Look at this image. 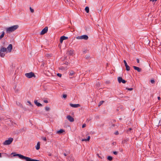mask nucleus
I'll return each instance as SVG.
<instances>
[{
  "instance_id": "9d476101",
  "label": "nucleus",
  "mask_w": 161,
  "mask_h": 161,
  "mask_svg": "<svg viewBox=\"0 0 161 161\" xmlns=\"http://www.w3.org/2000/svg\"><path fill=\"white\" fill-rule=\"evenodd\" d=\"M67 118L70 122H73L74 121V118L70 115H68L67 116Z\"/></svg>"
},
{
  "instance_id": "8fccbe9b",
  "label": "nucleus",
  "mask_w": 161,
  "mask_h": 161,
  "mask_svg": "<svg viewBox=\"0 0 161 161\" xmlns=\"http://www.w3.org/2000/svg\"><path fill=\"white\" fill-rule=\"evenodd\" d=\"M65 64H66V65H68V63L67 62H66V63H65Z\"/></svg>"
},
{
  "instance_id": "4be33fe9",
  "label": "nucleus",
  "mask_w": 161,
  "mask_h": 161,
  "mask_svg": "<svg viewBox=\"0 0 161 161\" xmlns=\"http://www.w3.org/2000/svg\"><path fill=\"white\" fill-rule=\"evenodd\" d=\"M75 73L74 71L72 70L70 71V72H69V75L71 76H72L74 75Z\"/></svg>"
},
{
  "instance_id": "f8f14e48",
  "label": "nucleus",
  "mask_w": 161,
  "mask_h": 161,
  "mask_svg": "<svg viewBox=\"0 0 161 161\" xmlns=\"http://www.w3.org/2000/svg\"><path fill=\"white\" fill-rule=\"evenodd\" d=\"M70 106L73 108H78L80 106V105L79 104H70Z\"/></svg>"
},
{
  "instance_id": "ea45409f",
  "label": "nucleus",
  "mask_w": 161,
  "mask_h": 161,
  "mask_svg": "<svg viewBox=\"0 0 161 161\" xmlns=\"http://www.w3.org/2000/svg\"><path fill=\"white\" fill-rule=\"evenodd\" d=\"M136 61L138 63H140V61L138 59H136Z\"/></svg>"
},
{
  "instance_id": "39448f33",
  "label": "nucleus",
  "mask_w": 161,
  "mask_h": 161,
  "mask_svg": "<svg viewBox=\"0 0 161 161\" xmlns=\"http://www.w3.org/2000/svg\"><path fill=\"white\" fill-rule=\"evenodd\" d=\"M76 38L78 39H84L86 40L88 39V37L87 35H84L80 36H78L76 37Z\"/></svg>"
},
{
  "instance_id": "393cba45",
  "label": "nucleus",
  "mask_w": 161,
  "mask_h": 161,
  "mask_svg": "<svg viewBox=\"0 0 161 161\" xmlns=\"http://www.w3.org/2000/svg\"><path fill=\"white\" fill-rule=\"evenodd\" d=\"M45 110L47 111H48L50 110V108L48 107H46L45 108Z\"/></svg>"
},
{
  "instance_id": "0eeeda50",
  "label": "nucleus",
  "mask_w": 161,
  "mask_h": 161,
  "mask_svg": "<svg viewBox=\"0 0 161 161\" xmlns=\"http://www.w3.org/2000/svg\"><path fill=\"white\" fill-rule=\"evenodd\" d=\"M118 81L119 83H120L121 82H122V83L124 84L126 82V81L122 79V78L120 77H119L118 78Z\"/></svg>"
},
{
  "instance_id": "7ed1b4c3",
  "label": "nucleus",
  "mask_w": 161,
  "mask_h": 161,
  "mask_svg": "<svg viewBox=\"0 0 161 161\" xmlns=\"http://www.w3.org/2000/svg\"><path fill=\"white\" fill-rule=\"evenodd\" d=\"M25 76L28 78H31L33 77H35L36 76L34 73L31 72L29 73H26L25 74Z\"/></svg>"
},
{
  "instance_id": "a18cd8bd",
  "label": "nucleus",
  "mask_w": 161,
  "mask_h": 161,
  "mask_svg": "<svg viewBox=\"0 0 161 161\" xmlns=\"http://www.w3.org/2000/svg\"><path fill=\"white\" fill-rule=\"evenodd\" d=\"M150 1H152V2H154V1H156L157 0H150Z\"/></svg>"
},
{
  "instance_id": "2eb2a0df",
  "label": "nucleus",
  "mask_w": 161,
  "mask_h": 161,
  "mask_svg": "<svg viewBox=\"0 0 161 161\" xmlns=\"http://www.w3.org/2000/svg\"><path fill=\"white\" fill-rule=\"evenodd\" d=\"M40 142H37L36 146V149L38 150L39 149L40 147Z\"/></svg>"
},
{
  "instance_id": "c03bdc74",
  "label": "nucleus",
  "mask_w": 161,
  "mask_h": 161,
  "mask_svg": "<svg viewBox=\"0 0 161 161\" xmlns=\"http://www.w3.org/2000/svg\"><path fill=\"white\" fill-rule=\"evenodd\" d=\"M124 63L125 64H127V63H126V61L125 60H124Z\"/></svg>"
},
{
  "instance_id": "a211bd4d",
  "label": "nucleus",
  "mask_w": 161,
  "mask_h": 161,
  "mask_svg": "<svg viewBox=\"0 0 161 161\" xmlns=\"http://www.w3.org/2000/svg\"><path fill=\"white\" fill-rule=\"evenodd\" d=\"M16 87V86H15L14 89L15 92L16 93H17L19 92V89L17 88Z\"/></svg>"
},
{
  "instance_id": "b1692460",
  "label": "nucleus",
  "mask_w": 161,
  "mask_h": 161,
  "mask_svg": "<svg viewBox=\"0 0 161 161\" xmlns=\"http://www.w3.org/2000/svg\"><path fill=\"white\" fill-rule=\"evenodd\" d=\"M127 71H129L130 70V67L128 65L126 67H125Z\"/></svg>"
},
{
  "instance_id": "de8ad7c7",
  "label": "nucleus",
  "mask_w": 161,
  "mask_h": 161,
  "mask_svg": "<svg viewBox=\"0 0 161 161\" xmlns=\"http://www.w3.org/2000/svg\"><path fill=\"white\" fill-rule=\"evenodd\" d=\"M64 155L65 156H67V154L66 153H64Z\"/></svg>"
},
{
  "instance_id": "f257e3e1",
  "label": "nucleus",
  "mask_w": 161,
  "mask_h": 161,
  "mask_svg": "<svg viewBox=\"0 0 161 161\" xmlns=\"http://www.w3.org/2000/svg\"><path fill=\"white\" fill-rule=\"evenodd\" d=\"M19 27L18 25H15L8 27L6 28V30L7 33H10L16 30Z\"/></svg>"
},
{
  "instance_id": "3c124183",
  "label": "nucleus",
  "mask_w": 161,
  "mask_h": 161,
  "mask_svg": "<svg viewBox=\"0 0 161 161\" xmlns=\"http://www.w3.org/2000/svg\"><path fill=\"white\" fill-rule=\"evenodd\" d=\"M2 157L1 154V153H0V157Z\"/></svg>"
},
{
  "instance_id": "a19ab883",
  "label": "nucleus",
  "mask_w": 161,
  "mask_h": 161,
  "mask_svg": "<svg viewBox=\"0 0 161 161\" xmlns=\"http://www.w3.org/2000/svg\"><path fill=\"white\" fill-rule=\"evenodd\" d=\"M115 134L116 135H117L119 134V132L118 131H116L115 133Z\"/></svg>"
},
{
  "instance_id": "473e14b6",
  "label": "nucleus",
  "mask_w": 161,
  "mask_h": 161,
  "mask_svg": "<svg viewBox=\"0 0 161 161\" xmlns=\"http://www.w3.org/2000/svg\"><path fill=\"white\" fill-rule=\"evenodd\" d=\"M118 152L116 151H114L113 152V153L115 155H117L118 154Z\"/></svg>"
},
{
  "instance_id": "5701e85b",
  "label": "nucleus",
  "mask_w": 161,
  "mask_h": 161,
  "mask_svg": "<svg viewBox=\"0 0 161 161\" xmlns=\"http://www.w3.org/2000/svg\"><path fill=\"white\" fill-rule=\"evenodd\" d=\"M107 159L109 161H111L113 159V158L111 156H108L107 157Z\"/></svg>"
},
{
  "instance_id": "6e6552de",
  "label": "nucleus",
  "mask_w": 161,
  "mask_h": 161,
  "mask_svg": "<svg viewBox=\"0 0 161 161\" xmlns=\"http://www.w3.org/2000/svg\"><path fill=\"white\" fill-rule=\"evenodd\" d=\"M12 49V45L11 44H9L7 48V51L9 53L11 52Z\"/></svg>"
},
{
  "instance_id": "4468645a",
  "label": "nucleus",
  "mask_w": 161,
  "mask_h": 161,
  "mask_svg": "<svg viewBox=\"0 0 161 161\" xmlns=\"http://www.w3.org/2000/svg\"><path fill=\"white\" fill-rule=\"evenodd\" d=\"M65 131L63 129H60L59 130L57 131V133L58 134H60L63 132H64Z\"/></svg>"
},
{
  "instance_id": "ddd939ff",
  "label": "nucleus",
  "mask_w": 161,
  "mask_h": 161,
  "mask_svg": "<svg viewBox=\"0 0 161 161\" xmlns=\"http://www.w3.org/2000/svg\"><path fill=\"white\" fill-rule=\"evenodd\" d=\"M34 103L37 106L40 107V106H42V105L40 103H38L37 102V100H34Z\"/></svg>"
},
{
  "instance_id": "f704fd0d",
  "label": "nucleus",
  "mask_w": 161,
  "mask_h": 161,
  "mask_svg": "<svg viewBox=\"0 0 161 161\" xmlns=\"http://www.w3.org/2000/svg\"><path fill=\"white\" fill-rule=\"evenodd\" d=\"M90 138V136H88L87 139V140L88 141H89Z\"/></svg>"
},
{
  "instance_id": "aec40b11",
  "label": "nucleus",
  "mask_w": 161,
  "mask_h": 161,
  "mask_svg": "<svg viewBox=\"0 0 161 161\" xmlns=\"http://www.w3.org/2000/svg\"><path fill=\"white\" fill-rule=\"evenodd\" d=\"M73 51L72 50H70L68 51V54L70 55H71L73 54Z\"/></svg>"
},
{
  "instance_id": "9b49d317",
  "label": "nucleus",
  "mask_w": 161,
  "mask_h": 161,
  "mask_svg": "<svg viewBox=\"0 0 161 161\" xmlns=\"http://www.w3.org/2000/svg\"><path fill=\"white\" fill-rule=\"evenodd\" d=\"M133 68L135 70H136L138 72H140L142 71V69L136 66H133Z\"/></svg>"
},
{
  "instance_id": "4c0bfd02",
  "label": "nucleus",
  "mask_w": 161,
  "mask_h": 161,
  "mask_svg": "<svg viewBox=\"0 0 161 161\" xmlns=\"http://www.w3.org/2000/svg\"><path fill=\"white\" fill-rule=\"evenodd\" d=\"M67 97V95L66 94H64L63 95V97L64 98H66Z\"/></svg>"
},
{
  "instance_id": "1a4fd4ad",
  "label": "nucleus",
  "mask_w": 161,
  "mask_h": 161,
  "mask_svg": "<svg viewBox=\"0 0 161 161\" xmlns=\"http://www.w3.org/2000/svg\"><path fill=\"white\" fill-rule=\"evenodd\" d=\"M68 39V37L64 36H61L60 38V42L61 43H62L63 40L67 39Z\"/></svg>"
},
{
  "instance_id": "cd10ccee",
  "label": "nucleus",
  "mask_w": 161,
  "mask_h": 161,
  "mask_svg": "<svg viewBox=\"0 0 161 161\" xmlns=\"http://www.w3.org/2000/svg\"><path fill=\"white\" fill-rule=\"evenodd\" d=\"M30 9L31 12V13H33L34 12V9H32V8H31V7H30Z\"/></svg>"
},
{
  "instance_id": "423d86ee",
  "label": "nucleus",
  "mask_w": 161,
  "mask_h": 161,
  "mask_svg": "<svg viewBox=\"0 0 161 161\" xmlns=\"http://www.w3.org/2000/svg\"><path fill=\"white\" fill-rule=\"evenodd\" d=\"M48 31V27L47 26L45 27L41 31L40 33V35H43L46 33Z\"/></svg>"
},
{
  "instance_id": "bb28decb",
  "label": "nucleus",
  "mask_w": 161,
  "mask_h": 161,
  "mask_svg": "<svg viewBox=\"0 0 161 161\" xmlns=\"http://www.w3.org/2000/svg\"><path fill=\"white\" fill-rule=\"evenodd\" d=\"M42 139L43 140L45 141H46V140H47L46 138L45 137H42Z\"/></svg>"
},
{
  "instance_id": "6ab92c4d",
  "label": "nucleus",
  "mask_w": 161,
  "mask_h": 161,
  "mask_svg": "<svg viewBox=\"0 0 161 161\" xmlns=\"http://www.w3.org/2000/svg\"><path fill=\"white\" fill-rule=\"evenodd\" d=\"M4 35L5 32L4 31H3L1 35L0 36V40H1L4 37Z\"/></svg>"
},
{
  "instance_id": "c85d7f7f",
  "label": "nucleus",
  "mask_w": 161,
  "mask_h": 161,
  "mask_svg": "<svg viewBox=\"0 0 161 161\" xmlns=\"http://www.w3.org/2000/svg\"><path fill=\"white\" fill-rule=\"evenodd\" d=\"M59 69H61V70H63V69H65V68L64 67H60L59 68Z\"/></svg>"
},
{
  "instance_id": "c9c22d12",
  "label": "nucleus",
  "mask_w": 161,
  "mask_h": 161,
  "mask_svg": "<svg viewBox=\"0 0 161 161\" xmlns=\"http://www.w3.org/2000/svg\"><path fill=\"white\" fill-rule=\"evenodd\" d=\"M86 124H84L82 125V128H83L85 127L86 126Z\"/></svg>"
},
{
  "instance_id": "49530a36",
  "label": "nucleus",
  "mask_w": 161,
  "mask_h": 161,
  "mask_svg": "<svg viewBox=\"0 0 161 161\" xmlns=\"http://www.w3.org/2000/svg\"><path fill=\"white\" fill-rule=\"evenodd\" d=\"M158 100H160V97H158Z\"/></svg>"
},
{
  "instance_id": "2f4dec72",
  "label": "nucleus",
  "mask_w": 161,
  "mask_h": 161,
  "mask_svg": "<svg viewBox=\"0 0 161 161\" xmlns=\"http://www.w3.org/2000/svg\"><path fill=\"white\" fill-rule=\"evenodd\" d=\"M151 82L152 84H154L155 83V81L153 80H151Z\"/></svg>"
},
{
  "instance_id": "20e7f679",
  "label": "nucleus",
  "mask_w": 161,
  "mask_h": 161,
  "mask_svg": "<svg viewBox=\"0 0 161 161\" xmlns=\"http://www.w3.org/2000/svg\"><path fill=\"white\" fill-rule=\"evenodd\" d=\"M13 140V138H9L8 140H6L3 143L4 145H8L10 144Z\"/></svg>"
},
{
  "instance_id": "412c9836",
  "label": "nucleus",
  "mask_w": 161,
  "mask_h": 161,
  "mask_svg": "<svg viewBox=\"0 0 161 161\" xmlns=\"http://www.w3.org/2000/svg\"><path fill=\"white\" fill-rule=\"evenodd\" d=\"M85 10L87 13H88L89 11V8L88 7H86L85 8Z\"/></svg>"
},
{
  "instance_id": "58836bf2",
  "label": "nucleus",
  "mask_w": 161,
  "mask_h": 161,
  "mask_svg": "<svg viewBox=\"0 0 161 161\" xmlns=\"http://www.w3.org/2000/svg\"><path fill=\"white\" fill-rule=\"evenodd\" d=\"M27 103H29L32 106V105L31 104V102L30 101H27Z\"/></svg>"
},
{
  "instance_id": "c756f323",
  "label": "nucleus",
  "mask_w": 161,
  "mask_h": 161,
  "mask_svg": "<svg viewBox=\"0 0 161 161\" xmlns=\"http://www.w3.org/2000/svg\"><path fill=\"white\" fill-rule=\"evenodd\" d=\"M126 89L129 91H132L133 90V89L132 88H126Z\"/></svg>"
},
{
  "instance_id": "09e8293b",
  "label": "nucleus",
  "mask_w": 161,
  "mask_h": 161,
  "mask_svg": "<svg viewBox=\"0 0 161 161\" xmlns=\"http://www.w3.org/2000/svg\"><path fill=\"white\" fill-rule=\"evenodd\" d=\"M125 67H126L128 65V64H127H127H125Z\"/></svg>"
},
{
  "instance_id": "79ce46f5",
  "label": "nucleus",
  "mask_w": 161,
  "mask_h": 161,
  "mask_svg": "<svg viewBox=\"0 0 161 161\" xmlns=\"http://www.w3.org/2000/svg\"><path fill=\"white\" fill-rule=\"evenodd\" d=\"M44 102L45 103H47L48 102V101L47 100H44Z\"/></svg>"
},
{
  "instance_id": "f3484780",
  "label": "nucleus",
  "mask_w": 161,
  "mask_h": 161,
  "mask_svg": "<svg viewBox=\"0 0 161 161\" xmlns=\"http://www.w3.org/2000/svg\"><path fill=\"white\" fill-rule=\"evenodd\" d=\"M128 140H129V139H125L122 141V143L126 144L127 143V142L128 141Z\"/></svg>"
},
{
  "instance_id": "f03ea898",
  "label": "nucleus",
  "mask_w": 161,
  "mask_h": 161,
  "mask_svg": "<svg viewBox=\"0 0 161 161\" xmlns=\"http://www.w3.org/2000/svg\"><path fill=\"white\" fill-rule=\"evenodd\" d=\"M7 51V48L2 46L0 50V56L2 57H4L5 56V54L4 52H6Z\"/></svg>"
},
{
  "instance_id": "7c9ffc66",
  "label": "nucleus",
  "mask_w": 161,
  "mask_h": 161,
  "mask_svg": "<svg viewBox=\"0 0 161 161\" xmlns=\"http://www.w3.org/2000/svg\"><path fill=\"white\" fill-rule=\"evenodd\" d=\"M57 75L58 76V77H61L62 76V75L60 73H58L57 74Z\"/></svg>"
},
{
  "instance_id": "72a5a7b5",
  "label": "nucleus",
  "mask_w": 161,
  "mask_h": 161,
  "mask_svg": "<svg viewBox=\"0 0 161 161\" xmlns=\"http://www.w3.org/2000/svg\"><path fill=\"white\" fill-rule=\"evenodd\" d=\"M82 141H88L87 140V139H83L81 140Z\"/></svg>"
},
{
  "instance_id": "a878e982",
  "label": "nucleus",
  "mask_w": 161,
  "mask_h": 161,
  "mask_svg": "<svg viewBox=\"0 0 161 161\" xmlns=\"http://www.w3.org/2000/svg\"><path fill=\"white\" fill-rule=\"evenodd\" d=\"M104 102V101H100V102H99L98 106H100L101 104H102Z\"/></svg>"
},
{
  "instance_id": "e433bc0d",
  "label": "nucleus",
  "mask_w": 161,
  "mask_h": 161,
  "mask_svg": "<svg viewBox=\"0 0 161 161\" xmlns=\"http://www.w3.org/2000/svg\"><path fill=\"white\" fill-rule=\"evenodd\" d=\"M89 57V56L88 55H86L85 56V58H86V59H88Z\"/></svg>"
},
{
  "instance_id": "37998d69",
  "label": "nucleus",
  "mask_w": 161,
  "mask_h": 161,
  "mask_svg": "<svg viewBox=\"0 0 161 161\" xmlns=\"http://www.w3.org/2000/svg\"><path fill=\"white\" fill-rule=\"evenodd\" d=\"M64 1L65 3H67L69 2V0H64Z\"/></svg>"
},
{
  "instance_id": "dca6fc26",
  "label": "nucleus",
  "mask_w": 161,
  "mask_h": 161,
  "mask_svg": "<svg viewBox=\"0 0 161 161\" xmlns=\"http://www.w3.org/2000/svg\"><path fill=\"white\" fill-rule=\"evenodd\" d=\"M132 130V129L131 128H129L128 130H127L126 132L127 134H129L130 133L132 132H131V130Z\"/></svg>"
}]
</instances>
